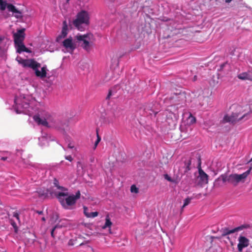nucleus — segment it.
Segmentation results:
<instances>
[{
    "label": "nucleus",
    "mask_w": 252,
    "mask_h": 252,
    "mask_svg": "<svg viewBox=\"0 0 252 252\" xmlns=\"http://www.w3.org/2000/svg\"><path fill=\"white\" fill-rule=\"evenodd\" d=\"M81 193L78 190L75 195L68 196V193L66 192H59L57 193L56 196L58 198L63 207L66 210L74 208V205L77 199L80 198Z\"/></svg>",
    "instance_id": "nucleus-1"
},
{
    "label": "nucleus",
    "mask_w": 252,
    "mask_h": 252,
    "mask_svg": "<svg viewBox=\"0 0 252 252\" xmlns=\"http://www.w3.org/2000/svg\"><path fill=\"white\" fill-rule=\"evenodd\" d=\"M31 98V95H26L23 94L19 97H15L14 99V102L17 105V107L23 108L21 111L29 116H31V110L32 109L30 106Z\"/></svg>",
    "instance_id": "nucleus-2"
},
{
    "label": "nucleus",
    "mask_w": 252,
    "mask_h": 252,
    "mask_svg": "<svg viewBox=\"0 0 252 252\" xmlns=\"http://www.w3.org/2000/svg\"><path fill=\"white\" fill-rule=\"evenodd\" d=\"M89 23V16L88 13L85 10H82L79 12L76 16V18L73 21L74 26L80 31H83L84 29L82 27L83 24L87 25Z\"/></svg>",
    "instance_id": "nucleus-3"
},
{
    "label": "nucleus",
    "mask_w": 252,
    "mask_h": 252,
    "mask_svg": "<svg viewBox=\"0 0 252 252\" xmlns=\"http://www.w3.org/2000/svg\"><path fill=\"white\" fill-rule=\"evenodd\" d=\"M240 111L239 113H233L231 116L226 115L223 118V121L226 122L235 123L240 120L246 121L252 117V112L250 111L247 113Z\"/></svg>",
    "instance_id": "nucleus-4"
},
{
    "label": "nucleus",
    "mask_w": 252,
    "mask_h": 252,
    "mask_svg": "<svg viewBox=\"0 0 252 252\" xmlns=\"http://www.w3.org/2000/svg\"><path fill=\"white\" fill-rule=\"evenodd\" d=\"M251 168L241 174H231L229 175V184L233 186H237L240 182H244L245 179L250 174Z\"/></svg>",
    "instance_id": "nucleus-5"
},
{
    "label": "nucleus",
    "mask_w": 252,
    "mask_h": 252,
    "mask_svg": "<svg viewBox=\"0 0 252 252\" xmlns=\"http://www.w3.org/2000/svg\"><path fill=\"white\" fill-rule=\"evenodd\" d=\"M6 7H7L8 11L12 12L13 15L16 18L22 17V13L14 5L11 3H7L6 1H4L3 0H0V10L3 11Z\"/></svg>",
    "instance_id": "nucleus-6"
},
{
    "label": "nucleus",
    "mask_w": 252,
    "mask_h": 252,
    "mask_svg": "<svg viewBox=\"0 0 252 252\" xmlns=\"http://www.w3.org/2000/svg\"><path fill=\"white\" fill-rule=\"evenodd\" d=\"M41 66L40 63L32 60V70L34 71L35 75L41 78L44 79L47 77V71L48 70L46 65H44L41 67V70H39V68Z\"/></svg>",
    "instance_id": "nucleus-7"
},
{
    "label": "nucleus",
    "mask_w": 252,
    "mask_h": 252,
    "mask_svg": "<svg viewBox=\"0 0 252 252\" xmlns=\"http://www.w3.org/2000/svg\"><path fill=\"white\" fill-rule=\"evenodd\" d=\"M92 35L88 34H84V35H77L76 36V38L77 40L80 42H82L81 44V46L86 51L89 52L91 49V37H92Z\"/></svg>",
    "instance_id": "nucleus-8"
},
{
    "label": "nucleus",
    "mask_w": 252,
    "mask_h": 252,
    "mask_svg": "<svg viewBox=\"0 0 252 252\" xmlns=\"http://www.w3.org/2000/svg\"><path fill=\"white\" fill-rule=\"evenodd\" d=\"M46 113L45 111H40L33 117V119L38 125L48 126V123L46 119Z\"/></svg>",
    "instance_id": "nucleus-9"
},
{
    "label": "nucleus",
    "mask_w": 252,
    "mask_h": 252,
    "mask_svg": "<svg viewBox=\"0 0 252 252\" xmlns=\"http://www.w3.org/2000/svg\"><path fill=\"white\" fill-rule=\"evenodd\" d=\"M238 241L237 249L239 252H242L244 248L250 245V240L242 235L239 236Z\"/></svg>",
    "instance_id": "nucleus-10"
},
{
    "label": "nucleus",
    "mask_w": 252,
    "mask_h": 252,
    "mask_svg": "<svg viewBox=\"0 0 252 252\" xmlns=\"http://www.w3.org/2000/svg\"><path fill=\"white\" fill-rule=\"evenodd\" d=\"M250 227V225L248 224H244L234 228L231 230L227 228H224L222 230V236H224L242 230L244 229H247Z\"/></svg>",
    "instance_id": "nucleus-11"
},
{
    "label": "nucleus",
    "mask_w": 252,
    "mask_h": 252,
    "mask_svg": "<svg viewBox=\"0 0 252 252\" xmlns=\"http://www.w3.org/2000/svg\"><path fill=\"white\" fill-rule=\"evenodd\" d=\"M25 30L24 29H20L17 31L15 33H13V38L14 44L23 42L25 39Z\"/></svg>",
    "instance_id": "nucleus-12"
},
{
    "label": "nucleus",
    "mask_w": 252,
    "mask_h": 252,
    "mask_svg": "<svg viewBox=\"0 0 252 252\" xmlns=\"http://www.w3.org/2000/svg\"><path fill=\"white\" fill-rule=\"evenodd\" d=\"M198 173L199 184L201 185L208 184V175L200 167L198 169Z\"/></svg>",
    "instance_id": "nucleus-13"
},
{
    "label": "nucleus",
    "mask_w": 252,
    "mask_h": 252,
    "mask_svg": "<svg viewBox=\"0 0 252 252\" xmlns=\"http://www.w3.org/2000/svg\"><path fill=\"white\" fill-rule=\"evenodd\" d=\"M221 181H222L223 184L226 183L229 184V175H227L226 174H221L215 180V185L217 187H221L222 186L220 184Z\"/></svg>",
    "instance_id": "nucleus-14"
},
{
    "label": "nucleus",
    "mask_w": 252,
    "mask_h": 252,
    "mask_svg": "<svg viewBox=\"0 0 252 252\" xmlns=\"http://www.w3.org/2000/svg\"><path fill=\"white\" fill-rule=\"evenodd\" d=\"M63 45L68 51L73 52L76 48L75 45L72 42V39L71 37L65 39L63 42Z\"/></svg>",
    "instance_id": "nucleus-15"
},
{
    "label": "nucleus",
    "mask_w": 252,
    "mask_h": 252,
    "mask_svg": "<svg viewBox=\"0 0 252 252\" xmlns=\"http://www.w3.org/2000/svg\"><path fill=\"white\" fill-rule=\"evenodd\" d=\"M16 60L25 68H32V59H24L20 56H17Z\"/></svg>",
    "instance_id": "nucleus-16"
},
{
    "label": "nucleus",
    "mask_w": 252,
    "mask_h": 252,
    "mask_svg": "<svg viewBox=\"0 0 252 252\" xmlns=\"http://www.w3.org/2000/svg\"><path fill=\"white\" fill-rule=\"evenodd\" d=\"M15 48H16V52L20 54L23 52H26L28 53H31L32 51L28 48H27L24 45L23 42L14 44Z\"/></svg>",
    "instance_id": "nucleus-17"
},
{
    "label": "nucleus",
    "mask_w": 252,
    "mask_h": 252,
    "mask_svg": "<svg viewBox=\"0 0 252 252\" xmlns=\"http://www.w3.org/2000/svg\"><path fill=\"white\" fill-rule=\"evenodd\" d=\"M63 28L61 34L57 37V41H59L63 38H64L67 34V24L66 21H64L63 23Z\"/></svg>",
    "instance_id": "nucleus-18"
},
{
    "label": "nucleus",
    "mask_w": 252,
    "mask_h": 252,
    "mask_svg": "<svg viewBox=\"0 0 252 252\" xmlns=\"http://www.w3.org/2000/svg\"><path fill=\"white\" fill-rule=\"evenodd\" d=\"M112 222L110 220V219L108 216H107L105 219V223L104 225L102 226L103 229H105L107 227L110 228L112 225Z\"/></svg>",
    "instance_id": "nucleus-19"
},
{
    "label": "nucleus",
    "mask_w": 252,
    "mask_h": 252,
    "mask_svg": "<svg viewBox=\"0 0 252 252\" xmlns=\"http://www.w3.org/2000/svg\"><path fill=\"white\" fill-rule=\"evenodd\" d=\"M238 78L242 80H248V71L242 72L237 76Z\"/></svg>",
    "instance_id": "nucleus-20"
},
{
    "label": "nucleus",
    "mask_w": 252,
    "mask_h": 252,
    "mask_svg": "<svg viewBox=\"0 0 252 252\" xmlns=\"http://www.w3.org/2000/svg\"><path fill=\"white\" fill-rule=\"evenodd\" d=\"M62 226L59 225V224L56 225L51 230V235L53 238H55L56 234L57 233L56 229L58 228H61Z\"/></svg>",
    "instance_id": "nucleus-21"
},
{
    "label": "nucleus",
    "mask_w": 252,
    "mask_h": 252,
    "mask_svg": "<svg viewBox=\"0 0 252 252\" xmlns=\"http://www.w3.org/2000/svg\"><path fill=\"white\" fill-rule=\"evenodd\" d=\"M54 184L55 186L56 187L59 189H61V190H64V191L67 190V189L66 188L59 186V182L56 179H55L54 180Z\"/></svg>",
    "instance_id": "nucleus-22"
},
{
    "label": "nucleus",
    "mask_w": 252,
    "mask_h": 252,
    "mask_svg": "<svg viewBox=\"0 0 252 252\" xmlns=\"http://www.w3.org/2000/svg\"><path fill=\"white\" fill-rule=\"evenodd\" d=\"M58 219V214L57 213H53L51 217L50 221L52 222H56Z\"/></svg>",
    "instance_id": "nucleus-23"
},
{
    "label": "nucleus",
    "mask_w": 252,
    "mask_h": 252,
    "mask_svg": "<svg viewBox=\"0 0 252 252\" xmlns=\"http://www.w3.org/2000/svg\"><path fill=\"white\" fill-rule=\"evenodd\" d=\"M3 38L0 37V56H1L4 52V48L2 46V41Z\"/></svg>",
    "instance_id": "nucleus-24"
},
{
    "label": "nucleus",
    "mask_w": 252,
    "mask_h": 252,
    "mask_svg": "<svg viewBox=\"0 0 252 252\" xmlns=\"http://www.w3.org/2000/svg\"><path fill=\"white\" fill-rule=\"evenodd\" d=\"M190 200L191 198L189 197H188L185 199L184 204L182 207V211H183V208L184 207H185L186 206L188 205L189 204Z\"/></svg>",
    "instance_id": "nucleus-25"
},
{
    "label": "nucleus",
    "mask_w": 252,
    "mask_h": 252,
    "mask_svg": "<svg viewBox=\"0 0 252 252\" xmlns=\"http://www.w3.org/2000/svg\"><path fill=\"white\" fill-rule=\"evenodd\" d=\"M115 93H116V92L115 91H113L112 89L109 90L108 94L106 98L107 99H109L112 96H113L115 94Z\"/></svg>",
    "instance_id": "nucleus-26"
},
{
    "label": "nucleus",
    "mask_w": 252,
    "mask_h": 252,
    "mask_svg": "<svg viewBox=\"0 0 252 252\" xmlns=\"http://www.w3.org/2000/svg\"><path fill=\"white\" fill-rule=\"evenodd\" d=\"M130 191L131 192L137 193L138 192L139 189L135 185H133L130 187Z\"/></svg>",
    "instance_id": "nucleus-27"
},
{
    "label": "nucleus",
    "mask_w": 252,
    "mask_h": 252,
    "mask_svg": "<svg viewBox=\"0 0 252 252\" xmlns=\"http://www.w3.org/2000/svg\"><path fill=\"white\" fill-rule=\"evenodd\" d=\"M185 164L186 166V171H188L190 170V165L191 164V161L190 160L188 161H186L185 162Z\"/></svg>",
    "instance_id": "nucleus-28"
},
{
    "label": "nucleus",
    "mask_w": 252,
    "mask_h": 252,
    "mask_svg": "<svg viewBox=\"0 0 252 252\" xmlns=\"http://www.w3.org/2000/svg\"><path fill=\"white\" fill-rule=\"evenodd\" d=\"M83 210H84V214L85 215V216L87 218H88L89 217H90V216H89L90 213H89V212H88V208L86 206H84Z\"/></svg>",
    "instance_id": "nucleus-29"
},
{
    "label": "nucleus",
    "mask_w": 252,
    "mask_h": 252,
    "mask_svg": "<svg viewBox=\"0 0 252 252\" xmlns=\"http://www.w3.org/2000/svg\"><path fill=\"white\" fill-rule=\"evenodd\" d=\"M98 215V213L97 212H94L89 213V216L88 218H95L97 217Z\"/></svg>",
    "instance_id": "nucleus-30"
},
{
    "label": "nucleus",
    "mask_w": 252,
    "mask_h": 252,
    "mask_svg": "<svg viewBox=\"0 0 252 252\" xmlns=\"http://www.w3.org/2000/svg\"><path fill=\"white\" fill-rule=\"evenodd\" d=\"M100 140H101V138L97 133V140H96V141L95 142V143H94V148H95L96 147L98 144L100 142Z\"/></svg>",
    "instance_id": "nucleus-31"
},
{
    "label": "nucleus",
    "mask_w": 252,
    "mask_h": 252,
    "mask_svg": "<svg viewBox=\"0 0 252 252\" xmlns=\"http://www.w3.org/2000/svg\"><path fill=\"white\" fill-rule=\"evenodd\" d=\"M13 216L18 221H19V214L18 212H14L13 214Z\"/></svg>",
    "instance_id": "nucleus-32"
},
{
    "label": "nucleus",
    "mask_w": 252,
    "mask_h": 252,
    "mask_svg": "<svg viewBox=\"0 0 252 252\" xmlns=\"http://www.w3.org/2000/svg\"><path fill=\"white\" fill-rule=\"evenodd\" d=\"M11 224L13 226V227L14 228V229H15V231L16 232L18 230V227L16 225V223L14 221L11 220Z\"/></svg>",
    "instance_id": "nucleus-33"
},
{
    "label": "nucleus",
    "mask_w": 252,
    "mask_h": 252,
    "mask_svg": "<svg viewBox=\"0 0 252 252\" xmlns=\"http://www.w3.org/2000/svg\"><path fill=\"white\" fill-rule=\"evenodd\" d=\"M248 80L252 81V70L248 71Z\"/></svg>",
    "instance_id": "nucleus-34"
},
{
    "label": "nucleus",
    "mask_w": 252,
    "mask_h": 252,
    "mask_svg": "<svg viewBox=\"0 0 252 252\" xmlns=\"http://www.w3.org/2000/svg\"><path fill=\"white\" fill-rule=\"evenodd\" d=\"M189 119H190V123H191L193 124V123H195V122H196L195 118L194 117L192 116L191 114H190Z\"/></svg>",
    "instance_id": "nucleus-35"
},
{
    "label": "nucleus",
    "mask_w": 252,
    "mask_h": 252,
    "mask_svg": "<svg viewBox=\"0 0 252 252\" xmlns=\"http://www.w3.org/2000/svg\"><path fill=\"white\" fill-rule=\"evenodd\" d=\"M32 167L34 168V169H32V171L33 170L36 174H38V173H39L40 172V170L39 169H37L36 167H35L34 165H32Z\"/></svg>",
    "instance_id": "nucleus-36"
},
{
    "label": "nucleus",
    "mask_w": 252,
    "mask_h": 252,
    "mask_svg": "<svg viewBox=\"0 0 252 252\" xmlns=\"http://www.w3.org/2000/svg\"><path fill=\"white\" fill-rule=\"evenodd\" d=\"M164 178H165V179H166L168 181H170V182H172V180L171 178V177H169L167 174H165L164 175Z\"/></svg>",
    "instance_id": "nucleus-37"
},
{
    "label": "nucleus",
    "mask_w": 252,
    "mask_h": 252,
    "mask_svg": "<svg viewBox=\"0 0 252 252\" xmlns=\"http://www.w3.org/2000/svg\"><path fill=\"white\" fill-rule=\"evenodd\" d=\"M65 158L66 160H69V161H72L73 160V158H72V157L71 156H65Z\"/></svg>",
    "instance_id": "nucleus-38"
},
{
    "label": "nucleus",
    "mask_w": 252,
    "mask_h": 252,
    "mask_svg": "<svg viewBox=\"0 0 252 252\" xmlns=\"http://www.w3.org/2000/svg\"><path fill=\"white\" fill-rule=\"evenodd\" d=\"M74 241H74V240H70L69 241V242H68V245H70V246H73V245H74V243H73V242Z\"/></svg>",
    "instance_id": "nucleus-39"
},
{
    "label": "nucleus",
    "mask_w": 252,
    "mask_h": 252,
    "mask_svg": "<svg viewBox=\"0 0 252 252\" xmlns=\"http://www.w3.org/2000/svg\"><path fill=\"white\" fill-rule=\"evenodd\" d=\"M68 147L70 149H72L74 147V146H72L71 143L68 144Z\"/></svg>",
    "instance_id": "nucleus-40"
},
{
    "label": "nucleus",
    "mask_w": 252,
    "mask_h": 252,
    "mask_svg": "<svg viewBox=\"0 0 252 252\" xmlns=\"http://www.w3.org/2000/svg\"><path fill=\"white\" fill-rule=\"evenodd\" d=\"M1 160H3V161H4V160H6V159H7V157H2V158H1Z\"/></svg>",
    "instance_id": "nucleus-41"
},
{
    "label": "nucleus",
    "mask_w": 252,
    "mask_h": 252,
    "mask_svg": "<svg viewBox=\"0 0 252 252\" xmlns=\"http://www.w3.org/2000/svg\"><path fill=\"white\" fill-rule=\"evenodd\" d=\"M232 0H225V2L226 3H229Z\"/></svg>",
    "instance_id": "nucleus-42"
},
{
    "label": "nucleus",
    "mask_w": 252,
    "mask_h": 252,
    "mask_svg": "<svg viewBox=\"0 0 252 252\" xmlns=\"http://www.w3.org/2000/svg\"><path fill=\"white\" fill-rule=\"evenodd\" d=\"M36 212L39 214H41L42 213V211H36Z\"/></svg>",
    "instance_id": "nucleus-43"
},
{
    "label": "nucleus",
    "mask_w": 252,
    "mask_h": 252,
    "mask_svg": "<svg viewBox=\"0 0 252 252\" xmlns=\"http://www.w3.org/2000/svg\"><path fill=\"white\" fill-rule=\"evenodd\" d=\"M197 79V76L195 75L193 77V81H195Z\"/></svg>",
    "instance_id": "nucleus-44"
},
{
    "label": "nucleus",
    "mask_w": 252,
    "mask_h": 252,
    "mask_svg": "<svg viewBox=\"0 0 252 252\" xmlns=\"http://www.w3.org/2000/svg\"><path fill=\"white\" fill-rule=\"evenodd\" d=\"M43 221H45V219L44 217H42V219H41Z\"/></svg>",
    "instance_id": "nucleus-45"
},
{
    "label": "nucleus",
    "mask_w": 252,
    "mask_h": 252,
    "mask_svg": "<svg viewBox=\"0 0 252 252\" xmlns=\"http://www.w3.org/2000/svg\"><path fill=\"white\" fill-rule=\"evenodd\" d=\"M224 66V64H222L221 65V67L222 68Z\"/></svg>",
    "instance_id": "nucleus-46"
},
{
    "label": "nucleus",
    "mask_w": 252,
    "mask_h": 252,
    "mask_svg": "<svg viewBox=\"0 0 252 252\" xmlns=\"http://www.w3.org/2000/svg\"><path fill=\"white\" fill-rule=\"evenodd\" d=\"M230 243H231V246H233V242H230Z\"/></svg>",
    "instance_id": "nucleus-47"
},
{
    "label": "nucleus",
    "mask_w": 252,
    "mask_h": 252,
    "mask_svg": "<svg viewBox=\"0 0 252 252\" xmlns=\"http://www.w3.org/2000/svg\"><path fill=\"white\" fill-rule=\"evenodd\" d=\"M158 112H155V115L156 116Z\"/></svg>",
    "instance_id": "nucleus-48"
},
{
    "label": "nucleus",
    "mask_w": 252,
    "mask_h": 252,
    "mask_svg": "<svg viewBox=\"0 0 252 252\" xmlns=\"http://www.w3.org/2000/svg\"><path fill=\"white\" fill-rule=\"evenodd\" d=\"M113 114H114V117H116V114L114 113Z\"/></svg>",
    "instance_id": "nucleus-49"
},
{
    "label": "nucleus",
    "mask_w": 252,
    "mask_h": 252,
    "mask_svg": "<svg viewBox=\"0 0 252 252\" xmlns=\"http://www.w3.org/2000/svg\"><path fill=\"white\" fill-rule=\"evenodd\" d=\"M252 161V158L251 159V160H250V161L251 162V161Z\"/></svg>",
    "instance_id": "nucleus-50"
},
{
    "label": "nucleus",
    "mask_w": 252,
    "mask_h": 252,
    "mask_svg": "<svg viewBox=\"0 0 252 252\" xmlns=\"http://www.w3.org/2000/svg\"><path fill=\"white\" fill-rule=\"evenodd\" d=\"M252 161V158L251 159V160H250V161L251 162V161Z\"/></svg>",
    "instance_id": "nucleus-51"
},
{
    "label": "nucleus",
    "mask_w": 252,
    "mask_h": 252,
    "mask_svg": "<svg viewBox=\"0 0 252 252\" xmlns=\"http://www.w3.org/2000/svg\"><path fill=\"white\" fill-rule=\"evenodd\" d=\"M69 0H67V1H68Z\"/></svg>",
    "instance_id": "nucleus-52"
}]
</instances>
